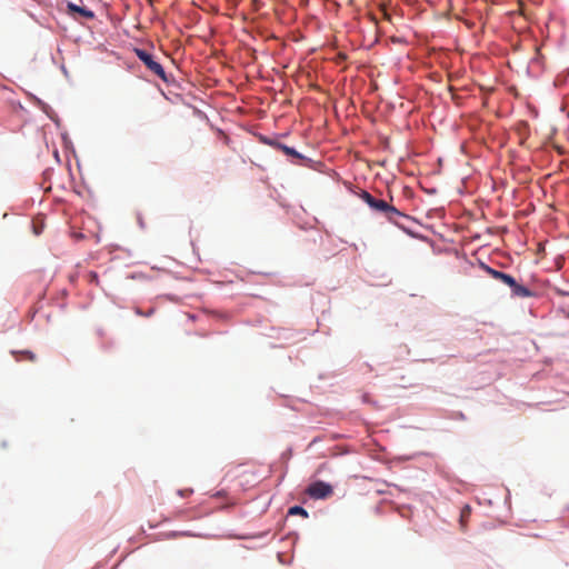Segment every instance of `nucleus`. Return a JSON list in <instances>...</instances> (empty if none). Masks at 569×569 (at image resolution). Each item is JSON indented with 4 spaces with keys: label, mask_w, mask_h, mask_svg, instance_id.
<instances>
[{
    "label": "nucleus",
    "mask_w": 569,
    "mask_h": 569,
    "mask_svg": "<svg viewBox=\"0 0 569 569\" xmlns=\"http://www.w3.org/2000/svg\"><path fill=\"white\" fill-rule=\"evenodd\" d=\"M471 512V508L469 506H465L461 510V515H460V522H461V526L465 527V522H466V519L469 517Z\"/></svg>",
    "instance_id": "nucleus-9"
},
{
    "label": "nucleus",
    "mask_w": 569,
    "mask_h": 569,
    "mask_svg": "<svg viewBox=\"0 0 569 569\" xmlns=\"http://www.w3.org/2000/svg\"><path fill=\"white\" fill-rule=\"evenodd\" d=\"M67 8H68V13H70V14L78 13L81 17H83L86 19H90V20L94 18L93 11L87 9L86 7H80L72 2H68Z\"/></svg>",
    "instance_id": "nucleus-5"
},
{
    "label": "nucleus",
    "mask_w": 569,
    "mask_h": 569,
    "mask_svg": "<svg viewBox=\"0 0 569 569\" xmlns=\"http://www.w3.org/2000/svg\"><path fill=\"white\" fill-rule=\"evenodd\" d=\"M19 355H21L22 358H17V360L26 359L31 362L37 360V356L32 351H29V350L20 351Z\"/></svg>",
    "instance_id": "nucleus-7"
},
{
    "label": "nucleus",
    "mask_w": 569,
    "mask_h": 569,
    "mask_svg": "<svg viewBox=\"0 0 569 569\" xmlns=\"http://www.w3.org/2000/svg\"><path fill=\"white\" fill-rule=\"evenodd\" d=\"M192 492L193 490L190 488L178 490V495L182 498L189 497Z\"/></svg>",
    "instance_id": "nucleus-10"
},
{
    "label": "nucleus",
    "mask_w": 569,
    "mask_h": 569,
    "mask_svg": "<svg viewBox=\"0 0 569 569\" xmlns=\"http://www.w3.org/2000/svg\"><path fill=\"white\" fill-rule=\"evenodd\" d=\"M279 148L288 156H291V157H296V158H302V156L297 151L295 150L293 148L291 147H288V146H284V144H279Z\"/></svg>",
    "instance_id": "nucleus-6"
},
{
    "label": "nucleus",
    "mask_w": 569,
    "mask_h": 569,
    "mask_svg": "<svg viewBox=\"0 0 569 569\" xmlns=\"http://www.w3.org/2000/svg\"><path fill=\"white\" fill-rule=\"evenodd\" d=\"M359 197L375 211L383 214L390 222L398 223V219L405 217L396 207L389 204L386 200L377 199L371 193L362 190Z\"/></svg>",
    "instance_id": "nucleus-1"
},
{
    "label": "nucleus",
    "mask_w": 569,
    "mask_h": 569,
    "mask_svg": "<svg viewBox=\"0 0 569 569\" xmlns=\"http://www.w3.org/2000/svg\"><path fill=\"white\" fill-rule=\"evenodd\" d=\"M567 317L569 318V310H568Z\"/></svg>",
    "instance_id": "nucleus-11"
},
{
    "label": "nucleus",
    "mask_w": 569,
    "mask_h": 569,
    "mask_svg": "<svg viewBox=\"0 0 569 569\" xmlns=\"http://www.w3.org/2000/svg\"><path fill=\"white\" fill-rule=\"evenodd\" d=\"M289 515H299L305 518L308 517V512L300 506H293L289 509Z\"/></svg>",
    "instance_id": "nucleus-8"
},
{
    "label": "nucleus",
    "mask_w": 569,
    "mask_h": 569,
    "mask_svg": "<svg viewBox=\"0 0 569 569\" xmlns=\"http://www.w3.org/2000/svg\"><path fill=\"white\" fill-rule=\"evenodd\" d=\"M480 268L487 274H489L491 278H493L496 280H499L502 283H505L508 287H510V289L512 291V295L515 297L529 298V297L533 296V292L530 289H528L527 287H525L522 284H519L512 276H510L508 273H505V272H501L499 270H496V269H493V268H491V267H489L488 264H485V263H481Z\"/></svg>",
    "instance_id": "nucleus-2"
},
{
    "label": "nucleus",
    "mask_w": 569,
    "mask_h": 569,
    "mask_svg": "<svg viewBox=\"0 0 569 569\" xmlns=\"http://www.w3.org/2000/svg\"><path fill=\"white\" fill-rule=\"evenodd\" d=\"M134 52L152 73L157 74L161 80L167 81L163 67L153 59L152 54L142 49H134Z\"/></svg>",
    "instance_id": "nucleus-3"
},
{
    "label": "nucleus",
    "mask_w": 569,
    "mask_h": 569,
    "mask_svg": "<svg viewBox=\"0 0 569 569\" xmlns=\"http://www.w3.org/2000/svg\"><path fill=\"white\" fill-rule=\"evenodd\" d=\"M306 492L313 499H326L333 493V489L327 482L316 481L307 488Z\"/></svg>",
    "instance_id": "nucleus-4"
}]
</instances>
